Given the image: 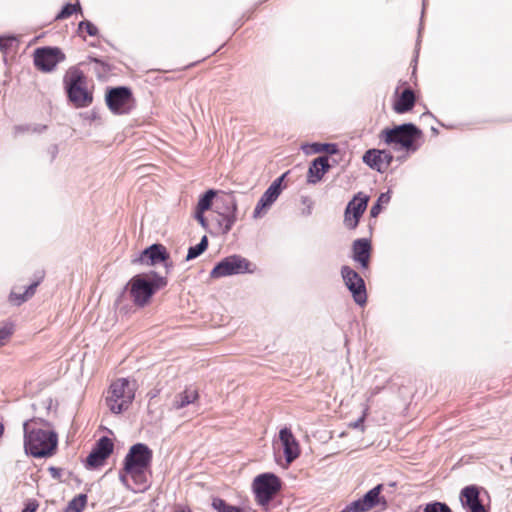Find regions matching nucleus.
<instances>
[{"label":"nucleus","mask_w":512,"mask_h":512,"mask_svg":"<svg viewBox=\"0 0 512 512\" xmlns=\"http://www.w3.org/2000/svg\"><path fill=\"white\" fill-rule=\"evenodd\" d=\"M168 279L156 271L140 273L133 276L126 284L124 290L128 289L133 303L138 307L146 306L152 296L159 290L165 288Z\"/></svg>","instance_id":"obj_1"},{"label":"nucleus","mask_w":512,"mask_h":512,"mask_svg":"<svg viewBox=\"0 0 512 512\" xmlns=\"http://www.w3.org/2000/svg\"><path fill=\"white\" fill-rule=\"evenodd\" d=\"M152 458V450L144 443L132 445L124 458L123 470L132 477L139 487L138 491H144L149 487L145 472L150 468Z\"/></svg>","instance_id":"obj_2"},{"label":"nucleus","mask_w":512,"mask_h":512,"mask_svg":"<svg viewBox=\"0 0 512 512\" xmlns=\"http://www.w3.org/2000/svg\"><path fill=\"white\" fill-rule=\"evenodd\" d=\"M34 422L35 419H30L23 423L25 452L35 458L50 457L57 447V434L51 430L31 428Z\"/></svg>","instance_id":"obj_3"},{"label":"nucleus","mask_w":512,"mask_h":512,"mask_svg":"<svg viewBox=\"0 0 512 512\" xmlns=\"http://www.w3.org/2000/svg\"><path fill=\"white\" fill-rule=\"evenodd\" d=\"M422 131L413 123H403L392 128H385L380 133V138L387 145H399L400 149L408 153H415L420 148L418 142L422 138Z\"/></svg>","instance_id":"obj_4"},{"label":"nucleus","mask_w":512,"mask_h":512,"mask_svg":"<svg viewBox=\"0 0 512 512\" xmlns=\"http://www.w3.org/2000/svg\"><path fill=\"white\" fill-rule=\"evenodd\" d=\"M68 100L76 108L88 107L93 101V95L86 88L87 78L78 67H70L63 78Z\"/></svg>","instance_id":"obj_5"},{"label":"nucleus","mask_w":512,"mask_h":512,"mask_svg":"<svg viewBox=\"0 0 512 512\" xmlns=\"http://www.w3.org/2000/svg\"><path fill=\"white\" fill-rule=\"evenodd\" d=\"M136 384L127 378L114 381L109 388L106 403L112 413L120 414L127 410L135 398Z\"/></svg>","instance_id":"obj_6"},{"label":"nucleus","mask_w":512,"mask_h":512,"mask_svg":"<svg viewBox=\"0 0 512 512\" xmlns=\"http://www.w3.org/2000/svg\"><path fill=\"white\" fill-rule=\"evenodd\" d=\"M217 224L223 234H227L237 221V200L234 192H221L215 199Z\"/></svg>","instance_id":"obj_7"},{"label":"nucleus","mask_w":512,"mask_h":512,"mask_svg":"<svg viewBox=\"0 0 512 512\" xmlns=\"http://www.w3.org/2000/svg\"><path fill=\"white\" fill-rule=\"evenodd\" d=\"M281 489V479L271 472L259 474L252 483L255 500L257 504L263 507H267Z\"/></svg>","instance_id":"obj_8"},{"label":"nucleus","mask_w":512,"mask_h":512,"mask_svg":"<svg viewBox=\"0 0 512 512\" xmlns=\"http://www.w3.org/2000/svg\"><path fill=\"white\" fill-rule=\"evenodd\" d=\"M256 271V265L245 257L233 254L219 261L210 272V277L217 279L221 277L253 274Z\"/></svg>","instance_id":"obj_9"},{"label":"nucleus","mask_w":512,"mask_h":512,"mask_svg":"<svg viewBox=\"0 0 512 512\" xmlns=\"http://www.w3.org/2000/svg\"><path fill=\"white\" fill-rule=\"evenodd\" d=\"M133 264H140L145 266H155L163 263L166 273H169L173 268L170 261V254L167 248L160 243H154L145 248L136 258L132 260Z\"/></svg>","instance_id":"obj_10"},{"label":"nucleus","mask_w":512,"mask_h":512,"mask_svg":"<svg viewBox=\"0 0 512 512\" xmlns=\"http://www.w3.org/2000/svg\"><path fill=\"white\" fill-rule=\"evenodd\" d=\"M105 101L108 108L114 114H128L131 110L133 94L129 87H113L107 90L105 95Z\"/></svg>","instance_id":"obj_11"},{"label":"nucleus","mask_w":512,"mask_h":512,"mask_svg":"<svg viewBox=\"0 0 512 512\" xmlns=\"http://www.w3.org/2000/svg\"><path fill=\"white\" fill-rule=\"evenodd\" d=\"M341 276L354 302L359 306L365 305L367 302V291L365 281L360 274L350 266L344 265L341 267Z\"/></svg>","instance_id":"obj_12"},{"label":"nucleus","mask_w":512,"mask_h":512,"mask_svg":"<svg viewBox=\"0 0 512 512\" xmlns=\"http://www.w3.org/2000/svg\"><path fill=\"white\" fill-rule=\"evenodd\" d=\"M65 58V54L59 47L44 46L34 51V65L42 72L53 71Z\"/></svg>","instance_id":"obj_13"},{"label":"nucleus","mask_w":512,"mask_h":512,"mask_svg":"<svg viewBox=\"0 0 512 512\" xmlns=\"http://www.w3.org/2000/svg\"><path fill=\"white\" fill-rule=\"evenodd\" d=\"M369 196L363 192H358L348 202L344 211L343 223L349 230L357 228L359 221L367 209Z\"/></svg>","instance_id":"obj_14"},{"label":"nucleus","mask_w":512,"mask_h":512,"mask_svg":"<svg viewBox=\"0 0 512 512\" xmlns=\"http://www.w3.org/2000/svg\"><path fill=\"white\" fill-rule=\"evenodd\" d=\"M288 174L289 171L276 178L262 194L253 211L254 218L261 217L262 213L266 212L274 204L282 190L285 188L283 182Z\"/></svg>","instance_id":"obj_15"},{"label":"nucleus","mask_w":512,"mask_h":512,"mask_svg":"<svg viewBox=\"0 0 512 512\" xmlns=\"http://www.w3.org/2000/svg\"><path fill=\"white\" fill-rule=\"evenodd\" d=\"M114 444L107 436L98 439L86 458L85 466L87 469H95L102 466L105 460L113 453Z\"/></svg>","instance_id":"obj_16"},{"label":"nucleus","mask_w":512,"mask_h":512,"mask_svg":"<svg viewBox=\"0 0 512 512\" xmlns=\"http://www.w3.org/2000/svg\"><path fill=\"white\" fill-rule=\"evenodd\" d=\"M394 156L389 150L386 149H368L363 157L362 161L371 169L383 173L392 164Z\"/></svg>","instance_id":"obj_17"},{"label":"nucleus","mask_w":512,"mask_h":512,"mask_svg":"<svg viewBox=\"0 0 512 512\" xmlns=\"http://www.w3.org/2000/svg\"><path fill=\"white\" fill-rule=\"evenodd\" d=\"M460 502L467 512H488L480 499V490L476 485H469L461 490Z\"/></svg>","instance_id":"obj_18"},{"label":"nucleus","mask_w":512,"mask_h":512,"mask_svg":"<svg viewBox=\"0 0 512 512\" xmlns=\"http://www.w3.org/2000/svg\"><path fill=\"white\" fill-rule=\"evenodd\" d=\"M279 439L283 446V453L288 464L298 458L300 454L299 444L295 439L291 429L284 427L279 432Z\"/></svg>","instance_id":"obj_19"},{"label":"nucleus","mask_w":512,"mask_h":512,"mask_svg":"<svg viewBox=\"0 0 512 512\" xmlns=\"http://www.w3.org/2000/svg\"><path fill=\"white\" fill-rule=\"evenodd\" d=\"M371 250V242L367 238L356 239L352 244V258L359 263L362 269H368L369 267Z\"/></svg>","instance_id":"obj_20"},{"label":"nucleus","mask_w":512,"mask_h":512,"mask_svg":"<svg viewBox=\"0 0 512 512\" xmlns=\"http://www.w3.org/2000/svg\"><path fill=\"white\" fill-rule=\"evenodd\" d=\"M329 169L330 164L328 156H319L315 158L308 168L307 183H318Z\"/></svg>","instance_id":"obj_21"},{"label":"nucleus","mask_w":512,"mask_h":512,"mask_svg":"<svg viewBox=\"0 0 512 512\" xmlns=\"http://www.w3.org/2000/svg\"><path fill=\"white\" fill-rule=\"evenodd\" d=\"M416 103V96L414 91L408 87L405 88L396 99L393 109L398 114H404L413 109Z\"/></svg>","instance_id":"obj_22"},{"label":"nucleus","mask_w":512,"mask_h":512,"mask_svg":"<svg viewBox=\"0 0 512 512\" xmlns=\"http://www.w3.org/2000/svg\"><path fill=\"white\" fill-rule=\"evenodd\" d=\"M382 488L383 485L378 484L360 498L366 511L371 510L380 502V493Z\"/></svg>","instance_id":"obj_23"},{"label":"nucleus","mask_w":512,"mask_h":512,"mask_svg":"<svg viewBox=\"0 0 512 512\" xmlns=\"http://www.w3.org/2000/svg\"><path fill=\"white\" fill-rule=\"evenodd\" d=\"M198 398V392L194 389H186L182 393L178 394L174 401L173 407L177 410L186 407L187 405L194 403Z\"/></svg>","instance_id":"obj_24"},{"label":"nucleus","mask_w":512,"mask_h":512,"mask_svg":"<svg viewBox=\"0 0 512 512\" xmlns=\"http://www.w3.org/2000/svg\"><path fill=\"white\" fill-rule=\"evenodd\" d=\"M211 506L216 512H244L243 508L231 505L220 497L212 498Z\"/></svg>","instance_id":"obj_25"},{"label":"nucleus","mask_w":512,"mask_h":512,"mask_svg":"<svg viewBox=\"0 0 512 512\" xmlns=\"http://www.w3.org/2000/svg\"><path fill=\"white\" fill-rule=\"evenodd\" d=\"M87 499L86 494H78L68 502L64 512H82L87 504Z\"/></svg>","instance_id":"obj_26"},{"label":"nucleus","mask_w":512,"mask_h":512,"mask_svg":"<svg viewBox=\"0 0 512 512\" xmlns=\"http://www.w3.org/2000/svg\"><path fill=\"white\" fill-rule=\"evenodd\" d=\"M217 197L216 191L213 189L207 190L204 194H202L198 200L196 209L201 211H207L211 208L213 204V199Z\"/></svg>","instance_id":"obj_27"},{"label":"nucleus","mask_w":512,"mask_h":512,"mask_svg":"<svg viewBox=\"0 0 512 512\" xmlns=\"http://www.w3.org/2000/svg\"><path fill=\"white\" fill-rule=\"evenodd\" d=\"M208 248V238L207 236H203L198 244L195 246H191L188 249V253L186 256V260H192L200 256L202 253H204Z\"/></svg>","instance_id":"obj_28"},{"label":"nucleus","mask_w":512,"mask_h":512,"mask_svg":"<svg viewBox=\"0 0 512 512\" xmlns=\"http://www.w3.org/2000/svg\"><path fill=\"white\" fill-rule=\"evenodd\" d=\"M311 148L313 153L326 152L328 154H336L338 152V146L335 143H312L310 145L303 146Z\"/></svg>","instance_id":"obj_29"},{"label":"nucleus","mask_w":512,"mask_h":512,"mask_svg":"<svg viewBox=\"0 0 512 512\" xmlns=\"http://www.w3.org/2000/svg\"><path fill=\"white\" fill-rule=\"evenodd\" d=\"M78 10H81V6L79 3L72 4L66 3L60 12L56 15L55 20H62L70 17L73 13H76Z\"/></svg>","instance_id":"obj_30"},{"label":"nucleus","mask_w":512,"mask_h":512,"mask_svg":"<svg viewBox=\"0 0 512 512\" xmlns=\"http://www.w3.org/2000/svg\"><path fill=\"white\" fill-rule=\"evenodd\" d=\"M43 279H44L43 271H38L34 274V280L32 281V283L30 285L27 286V288L24 291V293L26 294V296L29 299L34 296L37 287L40 285V283L43 281Z\"/></svg>","instance_id":"obj_31"},{"label":"nucleus","mask_w":512,"mask_h":512,"mask_svg":"<svg viewBox=\"0 0 512 512\" xmlns=\"http://www.w3.org/2000/svg\"><path fill=\"white\" fill-rule=\"evenodd\" d=\"M424 512H453L451 508L444 502L434 501L427 503Z\"/></svg>","instance_id":"obj_32"},{"label":"nucleus","mask_w":512,"mask_h":512,"mask_svg":"<svg viewBox=\"0 0 512 512\" xmlns=\"http://www.w3.org/2000/svg\"><path fill=\"white\" fill-rule=\"evenodd\" d=\"M16 43L17 38L13 35L0 36V51L7 53Z\"/></svg>","instance_id":"obj_33"},{"label":"nucleus","mask_w":512,"mask_h":512,"mask_svg":"<svg viewBox=\"0 0 512 512\" xmlns=\"http://www.w3.org/2000/svg\"><path fill=\"white\" fill-rule=\"evenodd\" d=\"M368 413H369V405L365 404L364 408H363L362 415L356 421L351 422L349 424V427L354 428V429H359L362 432H364V430H365L364 422H365V419H366Z\"/></svg>","instance_id":"obj_34"},{"label":"nucleus","mask_w":512,"mask_h":512,"mask_svg":"<svg viewBox=\"0 0 512 512\" xmlns=\"http://www.w3.org/2000/svg\"><path fill=\"white\" fill-rule=\"evenodd\" d=\"M9 302L14 306H20L26 301L29 300V298L26 296V294L23 293H17L14 290H12L8 296Z\"/></svg>","instance_id":"obj_35"},{"label":"nucleus","mask_w":512,"mask_h":512,"mask_svg":"<svg viewBox=\"0 0 512 512\" xmlns=\"http://www.w3.org/2000/svg\"><path fill=\"white\" fill-rule=\"evenodd\" d=\"M85 30L89 36H97L98 28L89 20H83L78 24V30Z\"/></svg>","instance_id":"obj_36"},{"label":"nucleus","mask_w":512,"mask_h":512,"mask_svg":"<svg viewBox=\"0 0 512 512\" xmlns=\"http://www.w3.org/2000/svg\"><path fill=\"white\" fill-rule=\"evenodd\" d=\"M13 334V326L11 324H5L0 327V347L3 346L6 341Z\"/></svg>","instance_id":"obj_37"},{"label":"nucleus","mask_w":512,"mask_h":512,"mask_svg":"<svg viewBox=\"0 0 512 512\" xmlns=\"http://www.w3.org/2000/svg\"><path fill=\"white\" fill-rule=\"evenodd\" d=\"M340 512H366L361 499H357L350 504H348L342 511Z\"/></svg>","instance_id":"obj_38"},{"label":"nucleus","mask_w":512,"mask_h":512,"mask_svg":"<svg viewBox=\"0 0 512 512\" xmlns=\"http://www.w3.org/2000/svg\"><path fill=\"white\" fill-rule=\"evenodd\" d=\"M88 59H89V61L94 62V63L100 65L102 67L104 73H108V72H110L112 70L111 65L108 64L107 62L103 61L100 58L89 56Z\"/></svg>","instance_id":"obj_39"},{"label":"nucleus","mask_w":512,"mask_h":512,"mask_svg":"<svg viewBox=\"0 0 512 512\" xmlns=\"http://www.w3.org/2000/svg\"><path fill=\"white\" fill-rule=\"evenodd\" d=\"M39 507V503L35 499H29L21 512H36Z\"/></svg>","instance_id":"obj_40"},{"label":"nucleus","mask_w":512,"mask_h":512,"mask_svg":"<svg viewBox=\"0 0 512 512\" xmlns=\"http://www.w3.org/2000/svg\"><path fill=\"white\" fill-rule=\"evenodd\" d=\"M194 217L203 228H207L208 223L206 218L204 217V211L196 209Z\"/></svg>","instance_id":"obj_41"},{"label":"nucleus","mask_w":512,"mask_h":512,"mask_svg":"<svg viewBox=\"0 0 512 512\" xmlns=\"http://www.w3.org/2000/svg\"><path fill=\"white\" fill-rule=\"evenodd\" d=\"M390 199H391V196L388 191V192L381 193L376 202L382 206V204H388Z\"/></svg>","instance_id":"obj_42"},{"label":"nucleus","mask_w":512,"mask_h":512,"mask_svg":"<svg viewBox=\"0 0 512 512\" xmlns=\"http://www.w3.org/2000/svg\"><path fill=\"white\" fill-rule=\"evenodd\" d=\"M381 210L382 206L379 203L375 202L370 209V216L372 218L377 217L380 214Z\"/></svg>","instance_id":"obj_43"},{"label":"nucleus","mask_w":512,"mask_h":512,"mask_svg":"<svg viewBox=\"0 0 512 512\" xmlns=\"http://www.w3.org/2000/svg\"><path fill=\"white\" fill-rule=\"evenodd\" d=\"M49 153L51 154L52 160L56 158L58 154V147L57 145H52L49 147Z\"/></svg>","instance_id":"obj_44"},{"label":"nucleus","mask_w":512,"mask_h":512,"mask_svg":"<svg viewBox=\"0 0 512 512\" xmlns=\"http://www.w3.org/2000/svg\"><path fill=\"white\" fill-rule=\"evenodd\" d=\"M127 473H125V471L122 469L120 472H119V479L120 481L127 486Z\"/></svg>","instance_id":"obj_45"},{"label":"nucleus","mask_w":512,"mask_h":512,"mask_svg":"<svg viewBox=\"0 0 512 512\" xmlns=\"http://www.w3.org/2000/svg\"><path fill=\"white\" fill-rule=\"evenodd\" d=\"M49 471L53 478H58L60 476V469L56 467H50Z\"/></svg>","instance_id":"obj_46"},{"label":"nucleus","mask_w":512,"mask_h":512,"mask_svg":"<svg viewBox=\"0 0 512 512\" xmlns=\"http://www.w3.org/2000/svg\"><path fill=\"white\" fill-rule=\"evenodd\" d=\"M381 391V388L380 387H375L372 391H371V395L370 397L368 398V401L374 397L375 395H377L379 392Z\"/></svg>","instance_id":"obj_47"},{"label":"nucleus","mask_w":512,"mask_h":512,"mask_svg":"<svg viewBox=\"0 0 512 512\" xmlns=\"http://www.w3.org/2000/svg\"><path fill=\"white\" fill-rule=\"evenodd\" d=\"M26 130H27V128H26V127H24V126H16V127H15V131H16V132H24V131H26Z\"/></svg>","instance_id":"obj_48"},{"label":"nucleus","mask_w":512,"mask_h":512,"mask_svg":"<svg viewBox=\"0 0 512 512\" xmlns=\"http://www.w3.org/2000/svg\"><path fill=\"white\" fill-rule=\"evenodd\" d=\"M431 131H432V133H433L434 135H438V133H439L438 129H437V128H435V127H432V128H431Z\"/></svg>","instance_id":"obj_49"},{"label":"nucleus","mask_w":512,"mask_h":512,"mask_svg":"<svg viewBox=\"0 0 512 512\" xmlns=\"http://www.w3.org/2000/svg\"><path fill=\"white\" fill-rule=\"evenodd\" d=\"M424 116H432V114L429 111H427V112L422 114V117H424Z\"/></svg>","instance_id":"obj_50"},{"label":"nucleus","mask_w":512,"mask_h":512,"mask_svg":"<svg viewBox=\"0 0 512 512\" xmlns=\"http://www.w3.org/2000/svg\"><path fill=\"white\" fill-rule=\"evenodd\" d=\"M425 2H426V0H423V6H425Z\"/></svg>","instance_id":"obj_51"}]
</instances>
